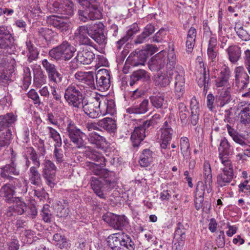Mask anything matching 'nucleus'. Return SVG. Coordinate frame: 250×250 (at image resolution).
Here are the masks:
<instances>
[{"label": "nucleus", "mask_w": 250, "mask_h": 250, "mask_svg": "<svg viewBox=\"0 0 250 250\" xmlns=\"http://www.w3.org/2000/svg\"><path fill=\"white\" fill-rule=\"evenodd\" d=\"M42 65L47 74L48 78L57 71L56 65L46 59L42 61Z\"/></svg>", "instance_id": "obj_54"}, {"label": "nucleus", "mask_w": 250, "mask_h": 250, "mask_svg": "<svg viewBox=\"0 0 250 250\" xmlns=\"http://www.w3.org/2000/svg\"><path fill=\"white\" fill-rule=\"evenodd\" d=\"M153 160V153L149 149H146L140 155L139 163L142 167H147Z\"/></svg>", "instance_id": "obj_41"}, {"label": "nucleus", "mask_w": 250, "mask_h": 250, "mask_svg": "<svg viewBox=\"0 0 250 250\" xmlns=\"http://www.w3.org/2000/svg\"><path fill=\"white\" fill-rule=\"evenodd\" d=\"M227 128L229 134L231 136L233 140L236 143L238 144L243 146H247L246 138L243 135L240 134L236 130L231 128L229 125H227Z\"/></svg>", "instance_id": "obj_38"}, {"label": "nucleus", "mask_w": 250, "mask_h": 250, "mask_svg": "<svg viewBox=\"0 0 250 250\" xmlns=\"http://www.w3.org/2000/svg\"><path fill=\"white\" fill-rule=\"evenodd\" d=\"M235 83L240 91L248 87L249 84V76L246 73L242 66L237 67L235 69Z\"/></svg>", "instance_id": "obj_17"}, {"label": "nucleus", "mask_w": 250, "mask_h": 250, "mask_svg": "<svg viewBox=\"0 0 250 250\" xmlns=\"http://www.w3.org/2000/svg\"><path fill=\"white\" fill-rule=\"evenodd\" d=\"M89 35L87 27L86 26H79L75 33V36L79 43L82 45H88L95 48L96 45L88 37Z\"/></svg>", "instance_id": "obj_19"}, {"label": "nucleus", "mask_w": 250, "mask_h": 250, "mask_svg": "<svg viewBox=\"0 0 250 250\" xmlns=\"http://www.w3.org/2000/svg\"><path fill=\"white\" fill-rule=\"evenodd\" d=\"M222 164L224 167L222 168V171L217 176V184L219 187H223L227 186L233 178V169L231 161L226 159H222Z\"/></svg>", "instance_id": "obj_9"}, {"label": "nucleus", "mask_w": 250, "mask_h": 250, "mask_svg": "<svg viewBox=\"0 0 250 250\" xmlns=\"http://www.w3.org/2000/svg\"><path fill=\"white\" fill-rule=\"evenodd\" d=\"M234 29L237 35L243 40L247 41L249 40L250 35L248 32L244 29L243 27L240 26L239 24H236Z\"/></svg>", "instance_id": "obj_58"}, {"label": "nucleus", "mask_w": 250, "mask_h": 250, "mask_svg": "<svg viewBox=\"0 0 250 250\" xmlns=\"http://www.w3.org/2000/svg\"><path fill=\"white\" fill-rule=\"evenodd\" d=\"M103 219L110 226L118 230H122L128 223L127 219L125 215H117L111 213L104 214L103 216Z\"/></svg>", "instance_id": "obj_11"}, {"label": "nucleus", "mask_w": 250, "mask_h": 250, "mask_svg": "<svg viewBox=\"0 0 250 250\" xmlns=\"http://www.w3.org/2000/svg\"><path fill=\"white\" fill-rule=\"evenodd\" d=\"M13 182L11 185L12 188L16 192L21 194L26 193L27 191L28 183L26 180L21 181L17 178H13Z\"/></svg>", "instance_id": "obj_37"}, {"label": "nucleus", "mask_w": 250, "mask_h": 250, "mask_svg": "<svg viewBox=\"0 0 250 250\" xmlns=\"http://www.w3.org/2000/svg\"><path fill=\"white\" fill-rule=\"evenodd\" d=\"M84 156L98 163H91L90 168L94 174L100 176L99 179H93L91 186L96 195L101 199H105L106 193L117 185V178L115 172L103 168L105 166V158L102 154L95 150L88 148L84 153Z\"/></svg>", "instance_id": "obj_1"}, {"label": "nucleus", "mask_w": 250, "mask_h": 250, "mask_svg": "<svg viewBox=\"0 0 250 250\" xmlns=\"http://www.w3.org/2000/svg\"><path fill=\"white\" fill-rule=\"evenodd\" d=\"M34 82L36 85L40 86L46 82V77L40 66L34 69Z\"/></svg>", "instance_id": "obj_48"}, {"label": "nucleus", "mask_w": 250, "mask_h": 250, "mask_svg": "<svg viewBox=\"0 0 250 250\" xmlns=\"http://www.w3.org/2000/svg\"><path fill=\"white\" fill-rule=\"evenodd\" d=\"M239 115L242 124L245 125L250 124V103L242 106Z\"/></svg>", "instance_id": "obj_42"}, {"label": "nucleus", "mask_w": 250, "mask_h": 250, "mask_svg": "<svg viewBox=\"0 0 250 250\" xmlns=\"http://www.w3.org/2000/svg\"><path fill=\"white\" fill-rule=\"evenodd\" d=\"M44 167L42 170V176L46 180L47 184L50 187L55 185V172L56 167L50 160H45L43 163Z\"/></svg>", "instance_id": "obj_12"}, {"label": "nucleus", "mask_w": 250, "mask_h": 250, "mask_svg": "<svg viewBox=\"0 0 250 250\" xmlns=\"http://www.w3.org/2000/svg\"><path fill=\"white\" fill-rule=\"evenodd\" d=\"M38 35L43 37L47 42H50L54 40L56 33L52 29L46 27H41L38 29Z\"/></svg>", "instance_id": "obj_45"}, {"label": "nucleus", "mask_w": 250, "mask_h": 250, "mask_svg": "<svg viewBox=\"0 0 250 250\" xmlns=\"http://www.w3.org/2000/svg\"><path fill=\"white\" fill-rule=\"evenodd\" d=\"M219 151V157L221 161V163H222L223 159H226L228 161H230L228 156L232 154V149L231 147L230 144L229 143L227 139L225 138L222 139L220 142Z\"/></svg>", "instance_id": "obj_29"}, {"label": "nucleus", "mask_w": 250, "mask_h": 250, "mask_svg": "<svg viewBox=\"0 0 250 250\" xmlns=\"http://www.w3.org/2000/svg\"><path fill=\"white\" fill-rule=\"evenodd\" d=\"M98 126L109 132H114L116 130L115 121L111 118H104L97 123Z\"/></svg>", "instance_id": "obj_34"}, {"label": "nucleus", "mask_w": 250, "mask_h": 250, "mask_svg": "<svg viewBox=\"0 0 250 250\" xmlns=\"http://www.w3.org/2000/svg\"><path fill=\"white\" fill-rule=\"evenodd\" d=\"M40 188H38L37 189H34V196H36L38 199H39L41 201H44L46 200L48 198V193L45 192L43 188L42 187H39Z\"/></svg>", "instance_id": "obj_62"}, {"label": "nucleus", "mask_w": 250, "mask_h": 250, "mask_svg": "<svg viewBox=\"0 0 250 250\" xmlns=\"http://www.w3.org/2000/svg\"><path fill=\"white\" fill-rule=\"evenodd\" d=\"M160 119V115L159 114H155L153 116H152L151 119H150L149 120L144 121L143 124H144L145 126H146V127L148 129L149 128H151L154 127V126L158 123Z\"/></svg>", "instance_id": "obj_57"}, {"label": "nucleus", "mask_w": 250, "mask_h": 250, "mask_svg": "<svg viewBox=\"0 0 250 250\" xmlns=\"http://www.w3.org/2000/svg\"><path fill=\"white\" fill-rule=\"evenodd\" d=\"M42 216L45 222L49 223L51 221L52 215L49 209L48 205H44L42 209Z\"/></svg>", "instance_id": "obj_61"}, {"label": "nucleus", "mask_w": 250, "mask_h": 250, "mask_svg": "<svg viewBox=\"0 0 250 250\" xmlns=\"http://www.w3.org/2000/svg\"><path fill=\"white\" fill-rule=\"evenodd\" d=\"M74 78L78 82L85 84L91 89L96 88L93 74L91 72L78 71L74 75Z\"/></svg>", "instance_id": "obj_20"}, {"label": "nucleus", "mask_w": 250, "mask_h": 250, "mask_svg": "<svg viewBox=\"0 0 250 250\" xmlns=\"http://www.w3.org/2000/svg\"><path fill=\"white\" fill-rule=\"evenodd\" d=\"M218 51L216 40L214 38H210L208 42L207 54L208 59L212 62H216L217 60Z\"/></svg>", "instance_id": "obj_36"}, {"label": "nucleus", "mask_w": 250, "mask_h": 250, "mask_svg": "<svg viewBox=\"0 0 250 250\" xmlns=\"http://www.w3.org/2000/svg\"><path fill=\"white\" fill-rule=\"evenodd\" d=\"M173 133L172 129H161V139L162 143L161 144V147L162 149H166L167 148L169 142L172 139Z\"/></svg>", "instance_id": "obj_44"}, {"label": "nucleus", "mask_w": 250, "mask_h": 250, "mask_svg": "<svg viewBox=\"0 0 250 250\" xmlns=\"http://www.w3.org/2000/svg\"><path fill=\"white\" fill-rule=\"evenodd\" d=\"M166 53L161 51L155 55L149 62V67L152 71H159L166 64Z\"/></svg>", "instance_id": "obj_21"}, {"label": "nucleus", "mask_w": 250, "mask_h": 250, "mask_svg": "<svg viewBox=\"0 0 250 250\" xmlns=\"http://www.w3.org/2000/svg\"><path fill=\"white\" fill-rule=\"evenodd\" d=\"M229 73L224 69L220 73L219 76L215 80V85L217 87H222L223 86L229 87Z\"/></svg>", "instance_id": "obj_43"}, {"label": "nucleus", "mask_w": 250, "mask_h": 250, "mask_svg": "<svg viewBox=\"0 0 250 250\" xmlns=\"http://www.w3.org/2000/svg\"><path fill=\"white\" fill-rule=\"evenodd\" d=\"M148 100L144 99L139 104L128 108L126 111L129 114H142L146 113L148 110Z\"/></svg>", "instance_id": "obj_30"}, {"label": "nucleus", "mask_w": 250, "mask_h": 250, "mask_svg": "<svg viewBox=\"0 0 250 250\" xmlns=\"http://www.w3.org/2000/svg\"><path fill=\"white\" fill-rule=\"evenodd\" d=\"M7 250H18L20 245L19 240L15 237L7 243Z\"/></svg>", "instance_id": "obj_64"}, {"label": "nucleus", "mask_w": 250, "mask_h": 250, "mask_svg": "<svg viewBox=\"0 0 250 250\" xmlns=\"http://www.w3.org/2000/svg\"><path fill=\"white\" fill-rule=\"evenodd\" d=\"M179 116L182 123L186 124L188 122V111L184 104L181 103L179 104Z\"/></svg>", "instance_id": "obj_55"}, {"label": "nucleus", "mask_w": 250, "mask_h": 250, "mask_svg": "<svg viewBox=\"0 0 250 250\" xmlns=\"http://www.w3.org/2000/svg\"><path fill=\"white\" fill-rule=\"evenodd\" d=\"M39 167H31L29 169V179L31 184L41 187L42 185L41 175L38 170Z\"/></svg>", "instance_id": "obj_35"}, {"label": "nucleus", "mask_w": 250, "mask_h": 250, "mask_svg": "<svg viewBox=\"0 0 250 250\" xmlns=\"http://www.w3.org/2000/svg\"><path fill=\"white\" fill-rule=\"evenodd\" d=\"M100 108L102 115L109 114L113 115L115 112V105L113 100H108L102 97L100 99Z\"/></svg>", "instance_id": "obj_28"}, {"label": "nucleus", "mask_w": 250, "mask_h": 250, "mask_svg": "<svg viewBox=\"0 0 250 250\" xmlns=\"http://www.w3.org/2000/svg\"><path fill=\"white\" fill-rule=\"evenodd\" d=\"M87 139L90 143L95 145L97 147H100L105 142V139L95 131L89 133Z\"/></svg>", "instance_id": "obj_47"}, {"label": "nucleus", "mask_w": 250, "mask_h": 250, "mask_svg": "<svg viewBox=\"0 0 250 250\" xmlns=\"http://www.w3.org/2000/svg\"><path fill=\"white\" fill-rule=\"evenodd\" d=\"M203 176L205 185L203 182H201V189L204 191L205 186L207 188L208 192L209 193L212 190V175L210 165L208 161H205L204 163Z\"/></svg>", "instance_id": "obj_18"}, {"label": "nucleus", "mask_w": 250, "mask_h": 250, "mask_svg": "<svg viewBox=\"0 0 250 250\" xmlns=\"http://www.w3.org/2000/svg\"><path fill=\"white\" fill-rule=\"evenodd\" d=\"M200 183H199L196 188V193L195 198V207L197 210L202 209V210L206 213H208L211 208L210 199H207L204 201V191H199Z\"/></svg>", "instance_id": "obj_16"}, {"label": "nucleus", "mask_w": 250, "mask_h": 250, "mask_svg": "<svg viewBox=\"0 0 250 250\" xmlns=\"http://www.w3.org/2000/svg\"><path fill=\"white\" fill-rule=\"evenodd\" d=\"M53 157L58 164H61L64 161V156L62 149L55 147L53 152Z\"/></svg>", "instance_id": "obj_63"}, {"label": "nucleus", "mask_w": 250, "mask_h": 250, "mask_svg": "<svg viewBox=\"0 0 250 250\" xmlns=\"http://www.w3.org/2000/svg\"><path fill=\"white\" fill-rule=\"evenodd\" d=\"M190 122L193 125L197 124L199 119L200 109L199 104L197 100L192 98L190 102Z\"/></svg>", "instance_id": "obj_32"}, {"label": "nucleus", "mask_w": 250, "mask_h": 250, "mask_svg": "<svg viewBox=\"0 0 250 250\" xmlns=\"http://www.w3.org/2000/svg\"><path fill=\"white\" fill-rule=\"evenodd\" d=\"M167 67L169 69V71H173L172 69L175 67L177 59L174 49L170 50L167 53Z\"/></svg>", "instance_id": "obj_52"}, {"label": "nucleus", "mask_w": 250, "mask_h": 250, "mask_svg": "<svg viewBox=\"0 0 250 250\" xmlns=\"http://www.w3.org/2000/svg\"><path fill=\"white\" fill-rule=\"evenodd\" d=\"M7 62L6 58H0V88L6 87L11 81V77L13 73V69H7Z\"/></svg>", "instance_id": "obj_15"}, {"label": "nucleus", "mask_w": 250, "mask_h": 250, "mask_svg": "<svg viewBox=\"0 0 250 250\" xmlns=\"http://www.w3.org/2000/svg\"><path fill=\"white\" fill-rule=\"evenodd\" d=\"M148 55V52L146 50H135L130 54L126 60V63L132 66L144 65Z\"/></svg>", "instance_id": "obj_13"}, {"label": "nucleus", "mask_w": 250, "mask_h": 250, "mask_svg": "<svg viewBox=\"0 0 250 250\" xmlns=\"http://www.w3.org/2000/svg\"><path fill=\"white\" fill-rule=\"evenodd\" d=\"M68 122L66 132L70 141L78 148L85 147V134L72 121H68Z\"/></svg>", "instance_id": "obj_7"}, {"label": "nucleus", "mask_w": 250, "mask_h": 250, "mask_svg": "<svg viewBox=\"0 0 250 250\" xmlns=\"http://www.w3.org/2000/svg\"><path fill=\"white\" fill-rule=\"evenodd\" d=\"M19 174L20 170L13 161L0 168V176L5 180H12L14 178L13 176H18Z\"/></svg>", "instance_id": "obj_22"}, {"label": "nucleus", "mask_w": 250, "mask_h": 250, "mask_svg": "<svg viewBox=\"0 0 250 250\" xmlns=\"http://www.w3.org/2000/svg\"><path fill=\"white\" fill-rule=\"evenodd\" d=\"M229 61L232 63H236L240 58L241 50L237 45H231L227 49Z\"/></svg>", "instance_id": "obj_39"}, {"label": "nucleus", "mask_w": 250, "mask_h": 250, "mask_svg": "<svg viewBox=\"0 0 250 250\" xmlns=\"http://www.w3.org/2000/svg\"><path fill=\"white\" fill-rule=\"evenodd\" d=\"M150 102L154 107L162 108L165 102L164 97L161 95H153L149 97Z\"/></svg>", "instance_id": "obj_53"}, {"label": "nucleus", "mask_w": 250, "mask_h": 250, "mask_svg": "<svg viewBox=\"0 0 250 250\" xmlns=\"http://www.w3.org/2000/svg\"><path fill=\"white\" fill-rule=\"evenodd\" d=\"M11 137L12 132L9 129H6L0 135V148L8 146L11 142Z\"/></svg>", "instance_id": "obj_49"}, {"label": "nucleus", "mask_w": 250, "mask_h": 250, "mask_svg": "<svg viewBox=\"0 0 250 250\" xmlns=\"http://www.w3.org/2000/svg\"><path fill=\"white\" fill-rule=\"evenodd\" d=\"M48 23L60 32H65L68 30L70 22L67 16H51L48 18Z\"/></svg>", "instance_id": "obj_14"}, {"label": "nucleus", "mask_w": 250, "mask_h": 250, "mask_svg": "<svg viewBox=\"0 0 250 250\" xmlns=\"http://www.w3.org/2000/svg\"><path fill=\"white\" fill-rule=\"evenodd\" d=\"M149 74L144 69L134 71L130 76L129 84L133 85L137 82H147L150 80Z\"/></svg>", "instance_id": "obj_27"}, {"label": "nucleus", "mask_w": 250, "mask_h": 250, "mask_svg": "<svg viewBox=\"0 0 250 250\" xmlns=\"http://www.w3.org/2000/svg\"><path fill=\"white\" fill-rule=\"evenodd\" d=\"M95 57V54L92 51L85 48L78 52L75 59L81 64H89L94 60Z\"/></svg>", "instance_id": "obj_25"}, {"label": "nucleus", "mask_w": 250, "mask_h": 250, "mask_svg": "<svg viewBox=\"0 0 250 250\" xmlns=\"http://www.w3.org/2000/svg\"><path fill=\"white\" fill-rule=\"evenodd\" d=\"M110 85V75L108 73L105 71L104 75H101L98 73L96 75V88L99 90L103 91L107 90Z\"/></svg>", "instance_id": "obj_26"}, {"label": "nucleus", "mask_w": 250, "mask_h": 250, "mask_svg": "<svg viewBox=\"0 0 250 250\" xmlns=\"http://www.w3.org/2000/svg\"><path fill=\"white\" fill-rule=\"evenodd\" d=\"M15 193V191L10 184L3 185L0 189V196L5 198V200L8 202L14 201L13 196Z\"/></svg>", "instance_id": "obj_40"}, {"label": "nucleus", "mask_w": 250, "mask_h": 250, "mask_svg": "<svg viewBox=\"0 0 250 250\" xmlns=\"http://www.w3.org/2000/svg\"><path fill=\"white\" fill-rule=\"evenodd\" d=\"M17 118L13 113H7L0 116V132L9 127L16 121Z\"/></svg>", "instance_id": "obj_33"}, {"label": "nucleus", "mask_w": 250, "mask_h": 250, "mask_svg": "<svg viewBox=\"0 0 250 250\" xmlns=\"http://www.w3.org/2000/svg\"><path fill=\"white\" fill-rule=\"evenodd\" d=\"M196 36V29L193 27H191L188 32L186 42L187 51L188 52H191L193 49L195 43Z\"/></svg>", "instance_id": "obj_46"}, {"label": "nucleus", "mask_w": 250, "mask_h": 250, "mask_svg": "<svg viewBox=\"0 0 250 250\" xmlns=\"http://www.w3.org/2000/svg\"><path fill=\"white\" fill-rule=\"evenodd\" d=\"M109 247L113 250H134L135 245L129 236L125 233L110 235L107 239Z\"/></svg>", "instance_id": "obj_4"}, {"label": "nucleus", "mask_w": 250, "mask_h": 250, "mask_svg": "<svg viewBox=\"0 0 250 250\" xmlns=\"http://www.w3.org/2000/svg\"><path fill=\"white\" fill-rule=\"evenodd\" d=\"M75 51V48L65 41L60 45L51 49L49 52V56L57 61H68L72 58Z\"/></svg>", "instance_id": "obj_5"}, {"label": "nucleus", "mask_w": 250, "mask_h": 250, "mask_svg": "<svg viewBox=\"0 0 250 250\" xmlns=\"http://www.w3.org/2000/svg\"><path fill=\"white\" fill-rule=\"evenodd\" d=\"M101 96L91 98L90 100H82L81 106L84 112L91 118H96L101 114L100 102Z\"/></svg>", "instance_id": "obj_8"}, {"label": "nucleus", "mask_w": 250, "mask_h": 250, "mask_svg": "<svg viewBox=\"0 0 250 250\" xmlns=\"http://www.w3.org/2000/svg\"><path fill=\"white\" fill-rule=\"evenodd\" d=\"M47 129L49 130V134L50 137L52 138L55 142V144H54V147H61L62 145V142L59 133L56 129H54L51 126H48Z\"/></svg>", "instance_id": "obj_50"}, {"label": "nucleus", "mask_w": 250, "mask_h": 250, "mask_svg": "<svg viewBox=\"0 0 250 250\" xmlns=\"http://www.w3.org/2000/svg\"><path fill=\"white\" fill-rule=\"evenodd\" d=\"M148 129L143 123L140 126L135 127L131 134V140L133 146L135 147L139 146L140 143L146 136V130Z\"/></svg>", "instance_id": "obj_24"}, {"label": "nucleus", "mask_w": 250, "mask_h": 250, "mask_svg": "<svg viewBox=\"0 0 250 250\" xmlns=\"http://www.w3.org/2000/svg\"><path fill=\"white\" fill-rule=\"evenodd\" d=\"M198 81V85L200 87L204 86V91L207 93L208 89V82L209 80V76L208 73L206 74V72L204 69V74Z\"/></svg>", "instance_id": "obj_59"}, {"label": "nucleus", "mask_w": 250, "mask_h": 250, "mask_svg": "<svg viewBox=\"0 0 250 250\" xmlns=\"http://www.w3.org/2000/svg\"><path fill=\"white\" fill-rule=\"evenodd\" d=\"M63 76L58 70L50 76L48 79L50 83H53V86H57L62 82Z\"/></svg>", "instance_id": "obj_56"}, {"label": "nucleus", "mask_w": 250, "mask_h": 250, "mask_svg": "<svg viewBox=\"0 0 250 250\" xmlns=\"http://www.w3.org/2000/svg\"><path fill=\"white\" fill-rule=\"evenodd\" d=\"M64 98L69 105L78 108L81 107L82 100L85 99L82 89L78 85L74 84L65 89Z\"/></svg>", "instance_id": "obj_6"}, {"label": "nucleus", "mask_w": 250, "mask_h": 250, "mask_svg": "<svg viewBox=\"0 0 250 250\" xmlns=\"http://www.w3.org/2000/svg\"><path fill=\"white\" fill-rule=\"evenodd\" d=\"M79 4L83 9L78 11L79 19L85 22L88 20H95L102 17V9L96 0H65L62 9H56L61 14L71 16L74 13V4Z\"/></svg>", "instance_id": "obj_2"}, {"label": "nucleus", "mask_w": 250, "mask_h": 250, "mask_svg": "<svg viewBox=\"0 0 250 250\" xmlns=\"http://www.w3.org/2000/svg\"><path fill=\"white\" fill-rule=\"evenodd\" d=\"M14 39L9 31L3 26H0V49L11 48L13 46Z\"/></svg>", "instance_id": "obj_23"}, {"label": "nucleus", "mask_w": 250, "mask_h": 250, "mask_svg": "<svg viewBox=\"0 0 250 250\" xmlns=\"http://www.w3.org/2000/svg\"><path fill=\"white\" fill-rule=\"evenodd\" d=\"M26 45L29 51V54L27 55L28 61L31 62L38 58L39 53L30 41H27Z\"/></svg>", "instance_id": "obj_51"}, {"label": "nucleus", "mask_w": 250, "mask_h": 250, "mask_svg": "<svg viewBox=\"0 0 250 250\" xmlns=\"http://www.w3.org/2000/svg\"><path fill=\"white\" fill-rule=\"evenodd\" d=\"M86 26L87 27L89 36L97 43L102 46L106 44V38L104 33V26L102 22L99 21Z\"/></svg>", "instance_id": "obj_10"}, {"label": "nucleus", "mask_w": 250, "mask_h": 250, "mask_svg": "<svg viewBox=\"0 0 250 250\" xmlns=\"http://www.w3.org/2000/svg\"><path fill=\"white\" fill-rule=\"evenodd\" d=\"M173 77L175 79V93L179 98L185 91V79L177 71H167L166 73H158L154 76V83L155 85L166 87L169 84Z\"/></svg>", "instance_id": "obj_3"}, {"label": "nucleus", "mask_w": 250, "mask_h": 250, "mask_svg": "<svg viewBox=\"0 0 250 250\" xmlns=\"http://www.w3.org/2000/svg\"><path fill=\"white\" fill-rule=\"evenodd\" d=\"M53 240L57 243L56 245L61 249L64 248L66 245V239L60 234H55L53 236Z\"/></svg>", "instance_id": "obj_60"}, {"label": "nucleus", "mask_w": 250, "mask_h": 250, "mask_svg": "<svg viewBox=\"0 0 250 250\" xmlns=\"http://www.w3.org/2000/svg\"><path fill=\"white\" fill-rule=\"evenodd\" d=\"M230 90V86L228 87L225 91L221 92L215 97L216 105L218 107H223L230 102L231 100Z\"/></svg>", "instance_id": "obj_31"}]
</instances>
